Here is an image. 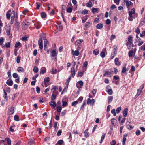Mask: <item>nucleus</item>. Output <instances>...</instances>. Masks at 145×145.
Segmentation results:
<instances>
[{
  "instance_id": "72a5a7b5",
  "label": "nucleus",
  "mask_w": 145,
  "mask_h": 145,
  "mask_svg": "<svg viewBox=\"0 0 145 145\" xmlns=\"http://www.w3.org/2000/svg\"><path fill=\"white\" fill-rule=\"evenodd\" d=\"M99 50L95 49L93 51V53L95 55H97L99 54Z\"/></svg>"
},
{
  "instance_id": "ea45409f",
  "label": "nucleus",
  "mask_w": 145,
  "mask_h": 145,
  "mask_svg": "<svg viewBox=\"0 0 145 145\" xmlns=\"http://www.w3.org/2000/svg\"><path fill=\"white\" fill-rule=\"evenodd\" d=\"M46 16V13L42 12L41 13V16L42 18H45Z\"/></svg>"
},
{
  "instance_id": "6e6d98bb",
  "label": "nucleus",
  "mask_w": 145,
  "mask_h": 145,
  "mask_svg": "<svg viewBox=\"0 0 145 145\" xmlns=\"http://www.w3.org/2000/svg\"><path fill=\"white\" fill-rule=\"evenodd\" d=\"M107 92L110 95H112L113 93L111 89H110L108 90Z\"/></svg>"
},
{
  "instance_id": "f8f14e48",
  "label": "nucleus",
  "mask_w": 145,
  "mask_h": 145,
  "mask_svg": "<svg viewBox=\"0 0 145 145\" xmlns=\"http://www.w3.org/2000/svg\"><path fill=\"white\" fill-rule=\"evenodd\" d=\"M44 42V49L46 50V48H47L48 46V41L46 40Z\"/></svg>"
},
{
  "instance_id": "a878e982",
  "label": "nucleus",
  "mask_w": 145,
  "mask_h": 145,
  "mask_svg": "<svg viewBox=\"0 0 145 145\" xmlns=\"http://www.w3.org/2000/svg\"><path fill=\"white\" fill-rule=\"evenodd\" d=\"M35 27L37 29H39L41 27V25L40 22H38L37 23V25H35Z\"/></svg>"
},
{
  "instance_id": "393cba45",
  "label": "nucleus",
  "mask_w": 145,
  "mask_h": 145,
  "mask_svg": "<svg viewBox=\"0 0 145 145\" xmlns=\"http://www.w3.org/2000/svg\"><path fill=\"white\" fill-rule=\"evenodd\" d=\"M93 6L92 3L91 1H89L86 3V6L89 7H91Z\"/></svg>"
},
{
  "instance_id": "8fccbe9b",
  "label": "nucleus",
  "mask_w": 145,
  "mask_h": 145,
  "mask_svg": "<svg viewBox=\"0 0 145 145\" xmlns=\"http://www.w3.org/2000/svg\"><path fill=\"white\" fill-rule=\"evenodd\" d=\"M116 110L114 109H113L111 111V113L113 114V115L114 116H115L116 115V114L115 112Z\"/></svg>"
},
{
  "instance_id": "49530a36",
  "label": "nucleus",
  "mask_w": 145,
  "mask_h": 145,
  "mask_svg": "<svg viewBox=\"0 0 145 145\" xmlns=\"http://www.w3.org/2000/svg\"><path fill=\"white\" fill-rule=\"evenodd\" d=\"M126 140V138L125 137H124L123 138L122 144L123 145H125V142Z\"/></svg>"
},
{
  "instance_id": "4468645a",
  "label": "nucleus",
  "mask_w": 145,
  "mask_h": 145,
  "mask_svg": "<svg viewBox=\"0 0 145 145\" xmlns=\"http://www.w3.org/2000/svg\"><path fill=\"white\" fill-rule=\"evenodd\" d=\"M3 90L4 92L3 95V97L6 100V101H7L8 100V96L7 93L5 90Z\"/></svg>"
},
{
  "instance_id": "6e6552de",
  "label": "nucleus",
  "mask_w": 145,
  "mask_h": 145,
  "mask_svg": "<svg viewBox=\"0 0 145 145\" xmlns=\"http://www.w3.org/2000/svg\"><path fill=\"white\" fill-rule=\"evenodd\" d=\"M71 76L74 77L75 74V72L74 68V67H72L71 69Z\"/></svg>"
},
{
  "instance_id": "c756f323",
  "label": "nucleus",
  "mask_w": 145,
  "mask_h": 145,
  "mask_svg": "<svg viewBox=\"0 0 145 145\" xmlns=\"http://www.w3.org/2000/svg\"><path fill=\"white\" fill-rule=\"evenodd\" d=\"M90 23L89 22H86L85 25V26L86 27L88 28L90 27Z\"/></svg>"
},
{
  "instance_id": "de8ad7c7",
  "label": "nucleus",
  "mask_w": 145,
  "mask_h": 145,
  "mask_svg": "<svg viewBox=\"0 0 145 145\" xmlns=\"http://www.w3.org/2000/svg\"><path fill=\"white\" fill-rule=\"evenodd\" d=\"M135 31L137 34H139L140 33V29L138 28H135Z\"/></svg>"
},
{
  "instance_id": "5fc2aeb1",
  "label": "nucleus",
  "mask_w": 145,
  "mask_h": 145,
  "mask_svg": "<svg viewBox=\"0 0 145 145\" xmlns=\"http://www.w3.org/2000/svg\"><path fill=\"white\" fill-rule=\"evenodd\" d=\"M68 103L67 102L63 101L62 103V105L63 107H65L67 106Z\"/></svg>"
},
{
  "instance_id": "f257e3e1",
  "label": "nucleus",
  "mask_w": 145,
  "mask_h": 145,
  "mask_svg": "<svg viewBox=\"0 0 145 145\" xmlns=\"http://www.w3.org/2000/svg\"><path fill=\"white\" fill-rule=\"evenodd\" d=\"M124 1L126 4V7L128 8H129L130 6L133 5V3L130 1L129 0H124Z\"/></svg>"
},
{
  "instance_id": "c03bdc74",
  "label": "nucleus",
  "mask_w": 145,
  "mask_h": 145,
  "mask_svg": "<svg viewBox=\"0 0 145 145\" xmlns=\"http://www.w3.org/2000/svg\"><path fill=\"white\" fill-rule=\"evenodd\" d=\"M13 77L14 78H17L19 77L18 75V74H17V73H14L13 74Z\"/></svg>"
},
{
  "instance_id": "6ab92c4d",
  "label": "nucleus",
  "mask_w": 145,
  "mask_h": 145,
  "mask_svg": "<svg viewBox=\"0 0 145 145\" xmlns=\"http://www.w3.org/2000/svg\"><path fill=\"white\" fill-rule=\"evenodd\" d=\"M23 25L26 27L25 28L27 29V27L29 26L30 23L28 22L25 21L23 22Z\"/></svg>"
},
{
  "instance_id": "864d4df0",
  "label": "nucleus",
  "mask_w": 145,
  "mask_h": 145,
  "mask_svg": "<svg viewBox=\"0 0 145 145\" xmlns=\"http://www.w3.org/2000/svg\"><path fill=\"white\" fill-rule=\"evenodd\" d=\"M21 57L19 56H18L17 57L16 62L18 63H19Z\"/></svg>"
},
{
  "instance_id": "37998d69",
  "label": "nucleus",
  "mask_w": 145,
  "mask_h": 145,
  "mask_svg": "<svg viewBox=\"0 0 145 145\" xmlns=\"http://www.w3.org/2000/svg\"><path fill=\"white\" fill-rule=\"evenodd\" d=\"M140 36L141 37H143L145 36V31H142L141 33L140 34Z\"/></svg>"
},
{
  "instance_id": "79ce46f5",
  "label": "nucleus",
  "mask_w": 145,
  "mask_h": 145,
  "mask_svg": "<svg viewBox=\"0 0 145 145\" xmlns=\"http://www.w3.org/2000/svg\"><path fill=\"white\" fill-rule=\"evenodd\" d=\"M72 9L71 7H69V8L67 10V12L68 13H71L72 12Z\"/></svg>"
},
{
  "instance_id": "69168bd1",
  "label": "nucleus",
  "mask_w": 145,
  "mask_h": 145,
  "mask_svg": "<svg viewBox=\"0 0 145 145\" xmlns=\"http://www.w3.org/2000/svg\"><path fill=\"white\" fill-rule=\"evenodd\" d=\"M7 140L8 144L9 145H11V141L10 139L9 138H8L7 139Z\"/></svg>"
},
{
  "instance_id": "052dcab7",
  "label": "nucleus",
  "mask_w": 145,
  "mask_h": 145,
  "mask_svg": "<svg viewBox=\"0 0 145 145\" xmlns=\"http://www.w3.org/2000/svg\"><path fill=\"white\" fill-rule=\"evenodd\" d=\"M140 49L142 51H145V44L141 46Z\"/></svg>"
},
{
  "instance_id": "9d476101",
  "label": "nucleus",
  "mask_w": 145,
  "mask_h": 145,
  "mask_svg": "<svg viewBox=\"0 0 145 145\" xmlns=\"http://www.w3.org/2000/svg\"><path fill=\"white\" fill-rule=\"evenodd\" d=\"M128 41L129 44L130 45H131L133 43L132 37L131 36L129 35L128 37Z\"/></svg>"
},
{
  "instance_id": "603ef678",
  "label": "nucleus",
  "mask_w": 145,
  "mask_h": 145,
  "mask_svg": "<svg viewBox=\"0 0 145 145\" xmlns=\"http://www.w3.org/2000/svg\"><path fill=\"white\" fill-rule=\"evenodd\" d=\"M15 25L19 28L20 26V23L18 22H16L15 23Z\"/></svg>"
},
{
  "instance_id": "e2e57ef3",
  "label": "nucleus",
  "mask_w": 145,
  "mask_h": 145,
  "mask_svg": "<svg viewBox=\"0 0 145 145\" xmlns=\"http://www.w3.org/2000/svg\"><path fill=\"white\" fill-rule=\"evenodd\" d=\"M121 107H119L116 110V113H119L121 111Z\"/></svg>"
},
{
  "instance_id": "f704fd0d",
  "label": "nucleus",
  "mask_w": 145,
  "mask_h": 145,
  "mask_svg": "<svg viewBox=\"0 0 145 145\" xmlns=\"http://www.w3.org/2000/svg\"><path fill=\"white\" fill-rule=\"evenodd\" d=\"M57 73V69H56L52 68V73L55 74Z\"/></svg>"
},
{
  "instance_id": "473e14b6",
  "label": "nucleus",
  "mask_w": 145,
  "mask_h": 145,
  "mask_svg": "<svg viewBox=\"0 0 145 145\" xmlns=\"http://www.w3.org/2000/svg\"><path fill=\"white\" fill-rule=\"evenodd\" d=\"M39 69L37 67L35 66L33 69V71L35 73H37Z\"/></svg>"
},
{
  "instance_id": "58836bf2",
  "label": "nucleus",
  "mask_w": 145,
  "mask_h": 145,
  "mask_svg": "<svg viewBox=\"0 0 145 145\" xmlns=\"http://www.w3.org/2000/svg\"><path fill=\"white\" fill-rule=\"evenodd\" d=\"M49 81V77H47L45 78L44 80V82L45 84H46V83L48 82Z\"/></svg>"
},
{
  "instance_id": "7c9ffc66",
  "label": "nucleus",
  "mask_w": 145,
  "mask_h": 145,
  "mask_svg": "<svg viewBox=\"0 0 145 145\" xmlns=\"http://www.w3.org/2000/svg\"><path fill=\"white\" fill-rule=\"evenodd\" d=\"M11 44L10 42H7L5 44V47L9 48L10 47Z\"/></svg>"
},
{
  "instance_id": "680f3d73",
  "label": "nucleus",
  "mask_w": 145,
  "mask_h": 145,
  "mask_svg": "<svg viewBox=\"0 0 145 145\" xmlns=\"http://www.w3.org/2000/svg\"><path fill=\"white\" fill-rule=\"evenodd\" d=\"M20 44V42H17L15 45V48H17L18 47Z\"/></svg>"
},
{
  "instance_id": "c85d7f7f",
  "label": "nucleus",
  "mask_w": 145,
  "mask_h": 145,
  "mask_svg": "<svg viewBox=\"0 0 145 145\" xmlns=\"http://www.w3.org/2000/svg\"><path fill=\"white\" fill-rule=\"evenodd\" d=\"M88 131V130L86 129L84 132V133H85V137L86 138L88 137L89 136V133L87 132Z\"/></svg>"
},
{
  "instance_id": "20e7f679",
  "label": "nucleus",
  "mask_w": 145,
  "mask_h": 145,
  "mask_svg": "<svg viewBox=\"0 0 145 145\" xmlns=\"http://www.w3.org/2000/svg\"><path fill=\"white\" fill-rule=\"evenodd\" d=\"M135 13V8L131 9V11L129 12V17H133L132 14Z\"/></svg>"
},
{
  "instance_id": "cd10ccee",
  "label": "nucleus",
  "mask_w": 145,
  "mask_h": 145,
  "mask_svg": "<svg viewBox=\"0 0 145 145\" xmlns=\"http://www.w3.org/2000/svg\"><path fill=\"white\" fill-rule=\"evenodd\" d=\"M115 64L116 65H120V63L118 62V59L117 58H116L115 59Z\"/></svg>"
},
{
  "instance_id": "f03ea898",
  "label": "nucleus",
  "mask_w": 145,
  "mask_h": 145,
  "mask_svg": "<svg viewBox=\"0 0 145 145\" xmlns=\"http://www.w3.org/2000/svg\"><path fill=\"white\" fill-rule=\"evenodd\" d=\"M38 45L40 49H42L43 48V44L42 43V39L41 37H40L38 41Z\"/></svg>"
},
{
  "instance_id": "774afa93",
  "label": "nucleus",
  "mask_w": 145,
  "mask_h": 145,
  "mask_svg": "<svg viewBox=\"0 0 145 145\" xmlns=\"http://www.w3.org/2000/svg\"><path fill=\"white\" fill-rule=\"evenodd\" d=\"M62 109V108L61 106H58L57 107V111L58 112H61Z\"/></svg>"
},
{
  "instance_id": "7ed1b4c3",
  "label": "nucleus",
  "mask_w": 145,
  "mask_h": 145,
  "mask_svg": "<svg viewBox=\"0 0 145 145\" xmlns=\"http://www.w3.org/2000/svg\"><path fill=\"white\" fill-rule=\"evenodd\" d=\"M6 32L7 35L8 36L10 35L11 31V27L10 26H6L5 27Z\"/></svg>"
},
{
  "instance_id": "09e8293b",
  "label": "nucleus",
  "mask_w": 145,
  "mask_h": 145,
  "mask_svg": "<svg viewBox=\"0 0 145 145\" xmlns=\"http://www.w3.org/2000/svg\"><path fill=\"white\" fill-rule=\"evenodd\" d=\"M82 13L83 14H87L88 13V10L86 9H84L82 12Z\"/></svg>"
},
{
  "instance_id": "4d7b16f0",
  "label": "nucleus",
  "mask_w": 145,
  "mask_h": 145,
  "mask_svg": "<svg viewBox=\"0 0 145 145\" xmlns=\"http://www.w3.org/2000/svg\"><path fill=\"white\" fill-rule=\"evenodd\" d=\"M140 131L139 130H137L135 132L136 135L137 136H138L140 134Z\"/></svg>"
},
{
  "instance_id": "f3484780",
  "label": "nucleus",
  "mask_w": 145,
  "mask_h": 145,
  "mask_svg": "<svg viewBox=\"0 0 145 145\" xmlns=\"http://www.w3.org/2000/svg\"><path fill=\"white\" fill-rule=\"evenodd\" d=\"M66 8V7L65 5H62L61 6V9H62V12H61V14L62 16L63 17V14H62V12H64L65 9Z\"/></svg>"
},
{
  "instance_id": "5701e85b",
  "label": "nucleus",
  "mask_w": 145,
  "mask_h": 145,
  "mask_svg": "<svg viewBox=\"0 0 145 145\" xmlns=\"http://www.w3.org/2000/svg\"><path fill=\"white\" fill-rule=\"evenodd\" d=\"M50 105L51 106H52L54 107V108L56 106V102L51 101L50 102Z\"/></svg>"
},
{
  "instance_id": "a18cd8bd",
  "label": "nucleus",
  "mask_w": 145,
  "mask_h": 145,
  "mask_svg": "<svg viewBox=\"0 0 145 145\" xmlns=\"http://www.w3.org/2000/svg\"><path fill=\"white\" fill-rule=\"evenodd\" d=\"M116 121V120L114 118H112L111 120V123L114 125Z\"/></svg>"
},
{
  "instance_id": "9b49d317",
  "label": "nucleus",
  "mask_w": 145,
  "mask_h": 145,
  "mask_svg": "<svg viewBox=\"0 0 145 145\" xmlns=\"http://www.w3.org/2000/svg\"><path fill=\"white\" fill-rule=\"evenodd\" d=\"M128 109L127 108H126L124 109V111L123 113V116L124 117L127 116L128 114Z\"/></svg>"
},
{
  "instance_id": "39448f33",
  "label": "nucleus",
  "mask_w": 145,
  "mask_h": 145,
  "mask_svg": "<svg viewBox=\"0 0 145 145\" xmlns=\"http://www.w3.org/2000/svg\"><path fill=\"white\" fill-rule=\"evenodd\" d=\"M51 54L52 57H56L57 55V52H56L55 50H53L51 52Z\"/></svg>"
},
{
  "instance_id": "4c0bfd02",
  "label": "nucleus",
  "mask_w": 145,
  "mask_h": 145,
  "mask_svg": "<svg viewBox=\"0 0 145 145\" xmlns=\"http://www.w3.org/2000/svg\"><path fill=\"white\" fill-rule=\"evenodd\" d=\"M137 93L136 95L135 96V97L137 98V97H138L142 91H140L139 90V89H137Z\"/></svg>"
},
{
  "instance_id": "e433bc0d",
  "label": "nucleus",
  "mask_w": 145,
  "mask_h": 145,
  "mask_svg": "<svg viewBox=\"0 0 145 145\" xmlns=\"http://www.w3.org/2000/svg\"><path fill=\"white\" fill-rule=\"evenodd\" d=\"M133 51L132 50H131L129 51L128 52V55L129 57H131L133 56Z\"/></svg>"
},
{
  "instance_id": "423d86ee",
  "label": "nucleus",
  "mask_w": 145,
  "mask_h": 145,
  "mask_svg": "<svg viewBox=\"0 0 145 145\" xmlns=\"http://www.w3.org/2000/svg\"><path fill=\"white\" fill-rule=\"evenodd\" d=\"M113 71H112L111 72H110L109 71H105L104 74L103 75V76H108V77H110V75L112 74Z\"/></svg>"
},
{
  "instance_id": "1a4fd4ad",
  "label": "nucleus",
  "mask_w": 145,
  "mask_h": 145,
  "mask_svg": "<svg viewBox=\"0 0 145 145\" xmlns=\"http://www.w3.org/2000/svg\"><path fill=\"white\" fill-rule=\"evenodd\" d=\"M57 25H56L57 28V30L59 31H61L62 29V25L61 23H57Z\"/></svg>"
},
{
  "instance_id": "bb28decb",
  "label": "nucleus",
  "mask_w": 145,
  "mask_h": 145,
  "mask_svg": "<svg viewBox=\"0 0 145 145\" xmlns=\"http://www.w3.org/2000/svg\"><path fill=\"white\" fill-rule=\"evenodd\" d=\"M72 54L73 55H75L76 56H78L79 54V52L78 50H76L74 53H72Z\"/></svg>"
},
{
  "instance_id": "ddd939ff",
  "label": "nucleus",
  "mask_w": 145,
  "mask_h": 145,
  "mask_svg": "<svg viewBox=\"0 0 145 145\" xmlns=\"http://www.w3.org/2000/svg\"><path fill=\"white\" fill-rule=\"evenodd\" d=\"M46 72V69L45 67H43L40 69V74H43Z\"/></svg>"
},
{
  "instance_id": "c9c22d12",
  "label": "nucleus",
  "mask_w": 145,
  "mask_h": 145,
  "mask_svg": "<svg viewBox=\"0 0 145 145\" xmlns=\"http://www.w3.org/2000/svg\"><path fill=\"white\" fill-rule=\"evenodd\" d=\"M78 101H74L72 103L71 105L73 106H75L78 103Z\"/></svg>"
},
{
  "instance_id": "aec40b11",
  "label": "nucleus",
  "mask_w": 145,
  "mask_h": 145,
  "mask_svg": "<svg viewBox=\"0 0 145 145\" xmlns=\"http://www.w3.org/2000/svg\"><path fill=\"white\" fill-rule=\"evenodd\" d=\"M6 83L9 86H12L13 84V82L12 80H8L7 81Z\"/></svg>"
},
{
  "instance_id": "412c9836",
  "label": "nucleus",
  "mask_w": 145,
  "mask_h": 145,
  "mask_svg": "<svg viewBox=\"0 0 145 145\" xmlns=\"http://www.w3.org/2000/svg\"><path fill=\"white\" fill-rule=\"evenodd\" d=\"M106 135V134L105 133H103V134L101 136V140L100 142V143H102V142H103V140L105 138Z\"/></svg>"
},
{
  "instance_id": "2f4dec72",
  "label": "nucleus",
  "mask_w": 145,
  "mask_h": 145,
  "mask_svg": "<svg viewBox=\"0 0 145 145\" xmlns=\"http://www.w3.org/2000/svg\"><path fill=\"white\" fill-rule=\"evenodd\" d=\"M15 12L14 11H12L11 14H10L11 18H14L15 17Z\"/></svg>"
},
{
  "instance_id": "0eeeda50",
  "label": "nucleus",
  "mask_w": 145,
  "mask_h": 145,
  "mask_svg": "<svg viewBox=\"0 0 145 145\" xmlns=\"http://www.w3.org/2000/svg\"><path fill=\"white\" fill-rule=\"evenodd\" d=\"M14 107H12L9 108V111L8 112L9 114L11 115L14 113Z\"/></svg>"
},
{
  "instance_id": "4be33fe9",
  "label": "nucleus",
  "mask_w": 145,
  "mask_h": 145,
  "mask_svg": "<svg viewBox=\"0 0 145 145\" xmlns=\"http://www.w3.org/2000/svg\"><path fill=\"white\" fill-rule=\"evenodd\" d=\"M71 76H70L69 77H68V79H67V80L66 82L65 83V84L67 85V88L68 87L69 82L71 79Z\"/></svg>"
},
{
  "instance_id": "a211bd4d",
  "label": "nucleus",
  "mask_w": 145,
  "mask_h": 145,
  "mask_svg": "<svg viewBox=\"0 0 145 145\" xmlns=\"http://www.w3.org/2000/svg\"><path fill=\"white\" fill-rule=\"evenodd\" d=\"M103 25L102 24L100 23L97 24L96 28L98 29H101L103 27Z\"/></svg>"
},
{
  "instance_id": "dca6fc26",
  "label": "nucleus",
  "mask_w": 145,
  "mask_h": 145,
  "mask_svg": "<svg viewBox=\"0 0 145 145\" xmlns=\"http://www.w3.org/2000/svg\"><path fill=\"white\" fill-rule=\"evenodd\" d=\"M113 97L112 96H110L108 98V104H110L113 100Z\"/></svg>"
},
{
  "instance_id": "2eb2a0df",
  "label": "nucleus",
  "mask_w": 145,
  "mask_h": 145,
  "mask_svg": "<svg viewBox=\"0 0 145 145\" xmlns=\"http://www.w3.org/2000/svg\"><path fill=\"white\" fill-rule=\"evenodd\" d=\"M83 42V40L82 39H80L79 41H76L75 42V44L77 46H79L80 45L81 43Z\"/></svg>"
},
{
  "instance_id": "a19ab883",
  "label": "nucleus",
  "mask_w": 145,
  "mask_h": 145,
  "mask_svg": "<svg viewBox=\"0 0 145 145\" xmlns=\"http://www.w3.org/2000/svg\"><path fill=\"white\" fill-rule=\"evenodd\" d=\"M14 120L16 121H19V117L17 115H16L14 116Z\"/></svg>"
},
{
  "instance_id": "3c124183",
  "label": "nucleus",
  "mask_w": 145,
  "mask_h": 145,
  "mask_svg": "<svg viewBox=\"0 0 145 145\" xmlns=\"http://www.w3.org/2000/svg\"><path fill=\"white\" fill-rule=\"evenodd\" d=\"M100 56L102 58H104L105 56V53L102 51L100 53Z\"/></svg>"
},
{
  "instance_id": "13d9d810",
  "label": "nucleus",
  "mask_w": 145,
  "mask_h": 145,
  "mask_svg": "<svg viewBox=\"0 0 145 145\" xmlns=\"http://www.w3.org/2000/svg\"><path fill=\"white\" fill-rule=\"evenodd\" d=\"M138 46H140L142 45L144 43V42L142 40H140L138 42Z\"/></svg>"
},
{
  "instance_id": "0e129e2a",
  "label": "nucleus",
  "mask_w": 145,
  "mask_h": 145,
  "mask_svg": "<svg viewBox=\"0 0 145 145\" xmlns=\"http://www.w3.org/2000/svg\"><path fill=\"white\" fill-rule=\"evenodd\" d=\"M97 8H93L92 9V12L93 13H94L95 12L97 11Z\"/></svg>"
},
{
  "instance_id": "bf43d9fd",
  "label": "nucleus",
  "mask_w": 145,
  "mask_h": 145,
  "mask_svg": "<svg viewBox=\"0 0 145 145\" xmlns=\"http://www.w3.org/2000/svg\"><path fill=\"white\" fill-rule=\"evenodd\" d=\"M126 120V118H123L122 120H121V122H120V124H121V125H122L125 122V120Z\"/></svg>"
},
{
  "instance_id": "338daca9",
  "label": "nucleus",
  "mask_w": 145,
  "mask_h": 145,
  "mask_svg": "<svg viewBox=\"0 0 145 145\" xmlns=\"http://www.w3.org/2000/svg\"><path fill=\"white\" fill-rule=\"evenodd\" d=\"M56 95L53 94L51 97V100H54L56 99Z\"/></svg>"
},
{
  "instance_id": "b1692460",
  "label": "nucleus",
  "mask_w": 145,
  "mask_h": 145,
  "mask_svg": "<svg viewBox=\"0 0 145 145\" xmlns=\"http://www.w3.org/2000/svg\"><path fill=\"white\" fill-rule=\"evenodd\" d=\"M17 71L20 73L23 72L24 71V69L22 67H18L17 69Z\"/></svg>"
}]
</instances>
